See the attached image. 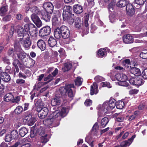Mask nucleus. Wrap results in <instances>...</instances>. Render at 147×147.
Listing matches in <instances>:
<instances>
[{
    "label": "nucleus",
    "mask_w": 147,
    "mask_h": 147,
    "mask_svg": "<svg viewBox=\"0 0 147 147\" xmlns=\"http://www.w3.org/2000/svg\"><path fill=\"white\" fill-rule=\"evenodd\" d=\"M2 60L4 63L7 65H10L11 64V63L9 61V60L7 57H3Z\"/></svg>",
    "instance_id": "603ef678"
},
{
    "label": "nucleus",
    "mask_w": 147,
    "mask_h": 147,
    "mask_svg": "<svg viewBox=\"0 0 147 147\" xmlns=\"http://www.w3.org/2000/svg\"><path fill=\"white\" fill-rule=\"evenodd\" d=\"M139 90L136 89H133L129 91V94L130 95L134 94H136L138 92Z\"/></svg>",
    "instance_id": "680f3d73"
},
{
    "label": "nucleus",
    "mask_w": 147,
    "mask_h": 147,
    "mask_svg": "<svg viewBox=\"0 0 147 147\" xmlns=\"http://www.w3.org/2000/svg\"><path fill=\"white\" fill-rule=\"evenodd\" d=\"M109 122V119L107 117H105L101 120L100 123V127L101 128L104 127Z\"/></svg>",
    "instance_id": "2f4dec72"
},
{
    "label": "nucleus",
    "mask_w": 147,
    "mask_h": 147,
    "mask_svg": "<svg viewBox=\"0 0 147 147\" xmlns=\"http://www.w3.org/2000/svg\"><path fill=\"white\" fill-rule=\"evenodd\" d=\"M54 34L55 38L58 39L61 38L67 39L70 36L69 29L65 26H62L60 28L57 27L55 28Z\"/></svg>",
    "instance_id": "7ed1b4c3"
},
{
    "label": "nucleus",
    "mask_w": 147,
    "mask_h": 147,
    "mask_svg": "<svg viewBox=\"0 0 147 147\" xmlns=\"http://www.w3.org/2000/svg\"><path fill=\"white\" fill-rule=\"evenodd\" d=\"M37 45L38 48L41 51H44L46 49V44L45 42L42 40L40 39L38 40Z\"/></svg>",
    "instance_id": "412c9836"
},
{
    "label": "nucleus",
    "mask_w": 147,
    "mask_h": 147,
    "mask_svg": "<svg viewBox=\"0 0 147 147\" xmlns=\"http://www.w3.org/2000/svg\"><path fill=\"white\" fill-rule=\"evenodd\" d=\"M20 100V96H17L13 97V99L12 100V102L13 103H18Z\"/></svg>",
    "instance_id": "bf43d9fd"
},
{
    "label": "nucleus",
    "mask_w": 147,
    "mask_h": 147,
    "mask_svg": "<svg viewBox=\"0 0 147 147\" xmlns=\"http://www.w3.org/2000/svg\"><path fill=\"white\" fill-rule=\"evenodd\" d=\"M17 41L19 42L20 44L21 43L26 49H28L31 44L30 37L28 36H27L25 40H24L23 38H19V41Z\"/></svg>",
    "instance_id": "6e6552de"
},
{
    "label": "nucleus",
    "mask_w": 147,
    "mask_h": 147,
    "mask_svg": "<svg viewBox=\"0 0 147 147\" xmlns=\"http://www.w3.org/2000/svg\"><path fill=\"white\" fill-rule=\"evenodd\" d=\"M116 5L119 7H123L126 6V3L125 1L120 0L117 2Z\"/></svg>",
    "instance_id": "a19ab883"
},
{
    "label": "nucleus",
    "mask_w": 147,
    "mask_h": 147,
    "mask_svg": "<svg viewBox=\"0 0 147 147\" xmlns=\"http://www.w3.org/2000/svg\"><path fill=\"white\" fill-rule=\"evenodd\" d=\"M126 80L119 82H118V84L119 85H120L122 86H128V83L126 82Z\"/></svg>",
    "instance_id": "8fccbe9b"
},
{
    "label": "nucleus",
    "mask_w": 147,
    "mask_h": 147,
    "mask_svg": "<svg viewBox=\"0 0 147 147\" xmlns=\"http://www.w3.org/2000/svg\"><path fill=\"white\" fill-rule=\"evenodd\" d=\"M72 67V64L69 62L65 63L64 64V67L62 69L63 72L67 71L69 70Z\"/></svg>",
    "instance_id": "bb28decb"
},
{
    "label": "nucleus",
    "mask_w": 147,
    "mask_h": 147,
    "mask_svg": "<svg viewBox=\"0 0 147 147\" xmlns=\"http://www.w3.org/2000/svg\"><path fill=\"white\" fill-rule=\"evenodd\" d=\"M14 52L17 55L18 59L22 62L23 61L24 59L26 57V54L22 49L19 42L15 40L13 43Z\"/></svg>",
    "instance_id": "39448f33"
},
{
    "label": "nucleus",
    "mask_w": 147,
    "mask_h": 147,
    "mask_svg": "<svg viewBox=\"0 0 147 147\" xmlns=\"http://www.w3.org/2000/svg\"><path fill=\"white\" fill-rule=\"evenodd\" d=\"M62 98L60 96H56L51 100V104L53 106L59 105L61 102Z\"/></svg>",
    "instance_id": "f3484780"
},
{
    "label": "nucleus",
    "mask_w": 147,
    "mask_h": 147,
    "mask_svg": "<svg viewBox=\"0 0 147 147\" xmlns=\"http://www.w3.org/2000/svg\"><path fill=\"white\" fill-rule=\"evenodd\" d=\"M34 131L36 133V135L39 134L42 135L44 133V132H42V129L41 128L36 129L34 130Z\"/></svg>",
    "instance_id": "6e6d98bb"
},
{
    "label": "nucleus",
    "mask_w": 147,
    "mask_h": 147,
    "mask_svg": "<svg viewBox=\"0 0 147 147\" xmlns=\"http://www.w3.org/2000/svg\"><path fill=\"white\" fill-rule=\"evenodd\" d=\"M146 0H135V3L139 5H143Z\"/></svg>",
    "instance_id": "3c124183"
},
{
    "label": "nucleus",
    "mask_w": 147,
    "mask_h": 147,
    "mask_svg": "<svg viewBox=\"0 0 147 147\" xmlns=\"http://www.w3.org/2000/svg\"><path fill=\"white\" fill-rule=\"evenodd\" d=\"M83 81V79L81 78L78 77L75 80L74 82L76 85L80 86L82 84Z\"/></svg>",
    "instance_id": "ea45409f"
},
{
    "label": "nucleus",
    "mask_w": 147,
    "mask_h": 147,
    "mask_svg": "<svg viewBox=\"0 0 147 147\" xmlns=\"http://www.w3.org/2000/svg\"><path fill=\"white\" fill-rule=\"evenodd\" d=\"M144 82L142 79L141 78L139 77L136 78L135 85H141L144 83Z\"/></svg>",
    "instance_id": "e433bc0d"
},
{
    "label": "nucleus",
    "mask_w": 147,
    "mask_h": 147,
    "mask_svg": "<svg viewBox=\"0 0 147 147\" xmlns=\"http://www.w3.org/2000/svg\"><path fill=\"white\" fill-rule=\"evenodd\" d=\"M32 117V114L30 113H29L25 116L23 119V121L27 123Z\"/></svg>",
    "instance_id": "a18cd8bd"
},
{
    "label": "nucleus",
    "mask_w": 147,
    "mask_h": 147,
    "mask_svg": "<svg viewBox=\"0 0 147 147\" xmlns=\"http://www.w3.org/2000/svg\"><path fill=\"white\" fill-rule=\"evenodd\" d=\"M5 101L6 102L12 101L13 99V95L11 93H7L4 97Z\"/></svg>",
    "instance_id": "7c9ffc66"
},
{
    "label": "nucleus",
    "mask_w": 147,
    "mask_h": 147,
    "mask_svg": "<svg viewBox=\"0 0 147 147\" xmlns=\"http://www.w3.org/2000/svg\"><path fill=\"white\" fill-rule=\"evenodd\" d=\"M17 33L18 36H22V38L23 39L24 36V31L23 27L21 26L18 27Z\"/></svg>",
    "instance_id": "f704fd0d"
},
{
    "label": "nucleus",
    "mask_w": 147,
    "mask_h": 147,
    "mask_svg": "<svg viewBox=\"0 0 147 147\" xmlns=\"http://www.w3.org/2000/svg\"><path fill=\"white\" fill-rule=\"evenodd\" d=\"M51 32V28L48 26L42 28L39 32V35L40 36H45L49 35Z\"/></svg>",
    "instance_id": "0eeeda50"
},
{
    "label": "nucleus",
    "mask_w": 147,
    "mask_h": 147,
    "mask_svg": "<svg viewBox=\"0 0 147 147\" xmlns=\"http://www.w3.org/2000/svg\"><path fill=\"white\" fill-rule=\"evenodd\" d=\"M124 106V102L122 101H120L117 102L116 107L117 109H122Z\"/></svg>",
    "instance_id": "de8ad7c7"
},
{
    "label": "nucleus",
    "mask_w": 147,
    "mask_h": 147,
    "mask_svg": "<svg viewBox=\"0 0 147 147\" xmlns=\"http://www.w3.org/2000/svg\"><path fill=\"white\" fill-rule=\"evenodd\" d=\"M58 51L61 54L60 56L61 58H62V59H63L65 57L66 55L65 54L64 51L63 49H60Z\"/></svg>",
    "instance_id": "09e8293b"
},
{
    "label": "nucleus",
    "mask_w": 147,
    "mask_h": 147,
    "mask_svg": "<svg viewBox=\"0 0 147 147\" xmlns=\"http://www.w3.org/2000/svg\"><path fill=\"white\" fill-rule=\"evenodd\" d=\"M28 132V129L25 127H22L19 130V134L22 137H24Z\"/></svg>",
    "instance_id": "72a5a7b5"
},
{
    "label": "nucleus",
    "mask_w": 147,
    "mask_h": 147,
    "mask_svg": "<svg viewBox=\"0 0 147 147\" xmlns=\"http://www.w3.org/2000/svg\"><path fill=\"white\" fill-rule=\"evenodd\" d=\"M72 8L70 6H66L64 8L63 13V17L64 20H68L71 16Z\"/></svg>",
    "instance_id": "423d86ee"
},
{
    "label": "nucleus",
    "mask_w": 147,
    "mask_h": 147,
    "mask_svg": "<svg viewBox=\"0 0 147 147\" xmlns=\"http://www.w3.org/2000/svg\"><path fill=\"white\" fill-rule=\"evenodd\" d=\"M99 126L97 123H96L94 125L91 132V135L92 137L96 136L98 133Z\"/></svg>",
    "instance_id": "a211bd4d"
},
{
    "label": "nucleus",
    "mask_w": 147,
    "mask_h": 147,
    "mask_svg": "<svg viewBox=\"0 0 147 147\" xmlns=\"http://www.w3.org/2000/svg\"><path fill=\"white\" fill-rule=\"evenodd\" d=\"M12 64L15 67H18V65H19L20 67H21L22 65V64L17 59H14L13 60L12 63Z\"/></svg>",
    "instance_id": "37998d69"
},
{
    "label": "nucleus",
    "mask_w": 147,
    "mask_h": 147,
    "mask_svg": "<svg viewBox=\"0 0 147 147\" xmlns=\"http://www.w3.org/2000/svg\"><path fill=\"white\" fill-rule=\"evenodd\" d=\"M38 112V116L41 119L45 118L47 115L49 110L48 108L46 107H43L39 109H37Z\"/></svg>",
    "instance_id": "1a4fd4ad"
},
{
    "label": "nucleus",
    "mask_w": 147,
    "mask_h": 147,
    "mask_svg": "<svg viewBox=\"0 0 147 147\" xmlns=\"http://www.w3.org/2000/svg\"><path fill=\"white\" fill-rule=\"evenodd\" d=\"M30 10L34 14H39L40 13V10L36 6H33L30 9Z\"/></svg>",
    "instance_id": "79ce46f5"
},
{
    "label": "nucleus",
    "mask_w": 147,
    "mask_h": 147,
    "mask_svg": "<svg viewBox=\"0 0 147 147\" xmlns=\"http://www.w3.org/2000/svg\"><path fill=\"white\" fill-rule=\"evenodd\" d=\"M48 42L49 46L51 47H54L57 43L56 40L53 36H51L49 37Z\"/></svg>",
    "instance_id": "a878e982"
},
{
    "label": "nucleus",
    "mask_w": 147,
    "mask_h": 147,
    "mask_svg": "<svg viewBox=\"0 0 147 147\" xmlns=\"http://www.w3.org/2000/svg\"><path fill=\"white\" fill-rule=\"evenodd\" d=\"M30 35L32 37H36L38 34V30L37 28L34 25L33 27L30 30V32L29 33Z\"/></svg>",
    "instance_id": "c85d7f7f"
},
{
    "label": "nucleus",
    "mask_w": 147,
    "mask_h": 147,
    "mask_svg": "<svg viewBox=\"0 0 147 147\" xmlns=\"http://www.w3.org/2000/svg\"><path fill=\"white\" fill-rule=\"evenodd\" d=\"M107 51L105 49H100L98 51L97 57L100 58H102L106 56Z\"/></svg>",
    "instance_id": "c756f323"
},
{
    "label": "nucleus",
    "mask_w": 147,
    "mask_h": 147,
    "mask_svg": "<svg viewBox=\"0 0 147 147\" xmlns=\"http://www.w3.org/2000/svg\"><path fill=\"white\" fill-rule=\"evenodd\" d=\"M68 111V109L63 107L60 112L57 111L53 112L49 117L51 122L50 125L54 127L58 126L60 123V121L62 118L66 115Z\"/></svg>",
    "instance_id": "f257e3e1"
},
{
    "label": "nucleus",
    "mask_w": 147,
    "mask_h": 147,
    "mask_svg": "<svg viewBox=\"0 0 147 147\" xmlns=\"http://www.w3.org/2000/svg\"><path fill=\"white\" fill-rule=\"evenodd\" d=\"M52 13L45 11H42L41 12V18L46 22H49L50 20Z\"/></svg>",
    "instance_id": "f8f14e48"
},
{
    "label": "nucleus",
    "mask_w": 147,
    "mask_h": 147,
    "mask_svg": "<svg viewBox=\"0 0 147 147\" xmlns=\"http://www.w3.org/2000/svg\"><path fill=\"white\" fill-rule=\"evenodd\" d=\"M140 57L143 59H147V50L143 51L140 54Z\"/></svg>",
    "instance_id": "c03bdc74"
},
{
    "label": "nucleus",
    "mask_w": 147,
    "mask_h": 147,
    "mask_svg": "<svg viewBox=\"0 0 147 147\" xmlns=\"http://www.w3.org/2000/svg\"><path fill=\"white\" fill-rule=\"evenodd\" d=\"M123 40L125 43H131L133 41V38L131 34H127L123 36Z\"/></svg>",
    "instance_id": "dca6fc26"
},
{
    "label": "nucleus",
    "mask_w": 147,
    "mask_h": 147,
    "mask_svg": "<svg viewBox=\"0 0 147 147\" xmlns=\"http://www.w3.org/2000/svg\"><path fill=\"white\" fill-rule=\"evenodd\" d=\"M116 101L114 99H110L109 101L105 102L102 105H100L97 109L99 110L98 115L101 116L103 114L109 113L115 106Z\"/></svg>",
    "instance_id": "f03ea898"
},
{
    "label": "nucleus",
    "mask_w": 147,
    "mask_h": 147,
    "mask_svg": "<svg viewBox=\"0 0 147 147\" xmlns=\"http://www.w3.org/2000/svg\"><path fill=\"white\" fill-rule=\"evenodd\" d=\"M127 13L129 16H133L135 13V10L132 4L131 3L127 4L126 7Z\"/></svg>",
    "instance_id": "4468645a"
},
{
    "label": "nucleus",
    "mask_w": 147,
    "mask_h": 147,
    "mask_svg": "<svg viewBox=\"0 0 147 147\" xmlns=\"http://www.w3.org/2000/svg\"><path fill=\"white\" fill-rule=\"evenodd\" d=\"M53 14L55 16V18L53 20V22L54 23V21H55V22L57 23L58 21L57 18L60 17L61 15V13L58 10H55L54 11Z\"/></svg>",
    "instance_id": "473e14b6"
},
{
    "label": "nucleus",
    "mask_w": 147,
    "mask_h": 147,
    "mask_svg": "<svg viewBox=\"0 0 147 147\" xmlns=\"http://www.w3.org/2000/svg\"><path fill=\"white\" fill-rule=\"evenodd\" d=\"M117 80L120 81L126 80L127 79V76L123 74H118L115 76Z\"/></svg>",
    "instance_id": "393cba45"
},
{
    "label": "nucleus",
    "mask_w": 147,
    "mask_h": 147,
    "mask_svg": "<svg viewBox=\"0 0 147 147\" xmlns=\"http://www.w3.org/2000/svg\"><path fill=\"white\" fill-rule=\"evenodd\" d=\"M23 110L22 107L21 106H19L16 107L14 111L16 114H19L21 113Z\"/></svg>",
    "instance_id": "49530a36"
},
{
    "label": "nucleus",
    "mask_w": 147,
    "mask_h": 147,
    "mask_svg": "<svg viewBox=\"0 0 147 147\" xmlns=\"http://www.w3.org/2000/svg\"><path fill=\"white\" fill-rule=\"evenodd\" d=\"M130 71L131 73L137 76H140L141 74L140 69L138 68L135 67L131 69Z\"/></svg>",
    "instance_id": "b1692460"
},
{
    "label": "nucleus",
    "mask_w": 147,
    "mask_h": 147,
    "mask_svg": "<svg viewBox=\"0 0 147 147\" xmlns=\"http://www.w3.org/2000/svg\"><path fill=\"white\" fill-rule=\"evenodd\" d=\"M34 24L32 23L28 24H25L24 26V29L27 35V36L29 37V33L30 30L33 27Z\"/></svg>",
    "instance_id": "aec40b11"
},
{
    "label": "nucleus",
    "mask_w": 147,
    "mask_h": 147,
    "mask_svg": "<svg viewBox=\"0 0 147 147\" xmlns=\"http://www.w3.org/2000/svg\"><path fill=\"white\" fill-rule=\"evenodd\" d=\"M7 53L9 56H13L14 55L13 48H9L8 51Z\"/></svg>",
    "instance_id": "e2e57ef3"
},
{
    "label": "nucleus",
    "mask_w": 147,
    "mask_h": 147,
    "mask_svg": "<svg viewBox=\"0 0 147 147\" xmlns=\"http://www.w3.org/2000/svg\"><path fill=\"white\" fill-rule=\"evenodd\" d=\"M11 136L12 138H15L17 137L18 136V131L16 130H14L12 131L11 133Z\"/></svg>",
    "instance_id": "5fc2aeb1"
},
{
    "label": "nucleus",
    "mask_w": 147,
    "mask_h": 147,
    "mask_svg": "<svg viewBox=\"0 0 147 147\" xmlns=\"http://www.w3.org/2000/svg\"><path fill=\"white\" fill-rule=\"evenodd\" d=\"M136 135H134L132 136L131 138L128 140L121 142L120 144L121 147H127L129 146L133 142L134 139L136 137Z\"/></svg>",
    "instance_id": "ddd939ff"
},
{
    "label": "nucleus",
    "mask_w": 147,
    "mask_h": 147,
    "mask_svg": "<svg viewBox=\"0 0 147 147\" xmlns=\"http://www.w3.org/2000/svg\"><path fill=\"white\" fill-rule=\"evenodd\" d=\"M142 76L144 79H147V69H145L142 73Z\"/></svg>",
    "instance_id": "774afa93"
},
{
    "label": "nucleus",
    "mask_w": 147,
    "mask_h": 147,
    "mask_svg": "<svg viewBox=\"0 0 147 147\" xmlns=\"http://www.w3.org/2000/svg\"><path fill=\"white\" fill-rule=\"evenodd\" d=\"M53 79V77L51 74H49L47 77L44 78L45 81H48V82L51 81Z\"/></svg>",
    "instance_id": "13d9d810"
},
{
    "label": "nucleus",
    "mask_w": 147,
    "mask_h": 147,
    "mask_svg": "<svg viewBox=\"0 0 147 147\" xmlns=\"http://www.w3.org/2000/svg\"><path fill=\"white\" fill-rule=\"evenodd\" d=\"M31 18L33 22L38 27H40L42 26L41 21L38 16L35 14H33L31 16Z\"/></svg>",
    "instance_id": "9b49d317"
},
{
    "label": "nucleus",
    "mask_w": 147,
    "mask_h": 147,
    "mask_svg": "<svg viewBox=\"0 0 147 147\" xmlns=\"http://www.w3.org/2000/svg\"><path fill=\"white\" fill-rule=\"evenodd\" d=\"M94 79L96 82H100L103 80V78L100 76H97L94 78Z\"/></svg>",
    "instance_id": "338daca9"
},
{
    "label": "nucleus",
    "mask_w": 147,
    "mask_h": 147,
    "mask_svg": "<svg viewBox=\"0 0 147 147\" xmlns=\"http://www.w3.org/2000/svg\"><path fill=\"white\" fill-rule=\"evenodd\" d=\"M11 18V16L10 15H7L3 18L2 20L4 22L8 21L10 20Z\"/></svg>",
    "instance_id": "052dcab7"
},
{
    "label": "nucleus",
    "mask_w": 147,
    "mask_h": 147,
    "mask_svg": "<svg viewBox=\"0 0 147 147\" xmlns=\"http://www.w3.org/2000/svg\"><path fill=\"white\" fill-rule=\"evenodd\" d=\"M12 138V137L10 134H7L5 136V140L6 142L11 141Z\"/></svg>",
    "instance_id": "864d4df0"
},
{
    "label": "nucleus",
    "mask_w": 147,
    "mask_h": 147,
    "mask_svg": "<svg viewBox=\"0 0 147 147\" xmlns=\"http://www.w3.org/2000/svg\"><path fill=\"white\" fill-rule=\"evenodd\" d=\"M75 86L74 84L65 85L64 87L61 88L60 92L62 96H65L67 93L68 96L71 98L73 97L75 94Z\"/></svg>",
    "instance_id": "20e7f679"
},
{
    "label": "nucleus",
    "mask_w": 147,
    "mask_h": 147,
    "mask_svg": "<svg viewBox=\"0 0 147 147\" xmlns=\"http://www.w3.org/2000/svg\"><path fill=\"white\" fill-rule=\"evenodd\" d=\"M74 22L76 27L78 28H80L82 23L81 18L79 17H76L74 20Z\"/></svg>",
    "instance_id": "cd10ccee"
},
{
    "label": "nucleus",
    "mask_w": 147,
    "mask_h": 147,
    "mask_svg": "<svg viewBox=\"0 0 147 147\" xmlns=\"http://www.w3.org/2000/svg\"><path fill=\"white\" fill-rule=\"evenodd\" d=\"M90 94L91 95L94 94H96L98 91V86L96 83H94L91 86Z\"/></svg>",
    "instance_id": "6ab92c4d"
},
{
    "label": "nucleus",
    "mask_w": 147,
    "mask_h": 147,
    "mask_svg": "<svg viewBox=\"0 0 147 147\" xmlns=\"http://www.w3.org/2000/svg\"><path fill=\"white\" fill-rule=\"evenodd\" d=\"M34 103L36 107V110L42 108L44 106V103L40 99H35Z\"/></svg>",
    "instance_id": "5701e85b"
},
{
    "label": "nucleus",
    "mask_w": 147,
    "mask_h": 147,
    "mask_svg": "<svg viewBox=\"0 0 147 147\" xmlns=\"http://www.w3.org/2000/svg\"><path fill=\"white\" fill-rule=\"evenodd\" d=\"M102 87H107L108 88H111V87L110 84L109 82H103L101 83Z\"/></svg>",
    "instance_id": "0e129e2a"
},
{
    "label": "nucleus",
    "mask_w": 147,
    "mask_h": 147,
    "mask_svg": "<svg viewBox=\"0 0 147 147\" xmlns=\"http://www.w3.org/2000/svg\"><path fill=\"white\" fill-rule=\"evenodd\" d=\"M35 119L32 117L26 123L29 125H32L35 122Z\"/></svg>",
    "instance_id": "4d7b16f0"
},
{
    "label": "nucleus",
    "mask_w": 147,
    "mask_h": 147,
    "mask_svg": "<svg viewBox=\"0 0 147 147\" xmlns=\"http://www.w3.org/2000/svg\"><path fill=\"white\" fill-rule=\"evenodd\" d=\"M43 7L45 9V11L50 13L53 12L54 6L52 3L49 2L45 3L43 4Z\"/></svg>",
    "instance_id": "9d476101"
},
{
    "label": "nucleus",
    "mask_w": 147,
    "mask_h": 147,
    "mask_svg": "<svg viewBox=\"0 0 147 147\" xmlns=\"http://www.w3.org/2000/svg\"><path fill=\"white\" fill-rule=\"evenodd\" d=\"M8 10V7L4 6L2 7L0 9V15L3 16L5 14L6 12Z\"/></svg>",
    "instance_id": "58836bf2"
},
{
    "label": "nucleus",
    "mask_w": 147,
    "mask_h": 147,
    "mask_svg": "<svg viewBox=\"0 0 147 147\" xmlns=\"http://www.w3.org/2000/svg\"><path fill=\"white\" fill-rule=\"evenodd\" d=\"M1 79L4 81L8 82L11 79L10 76L6 72H3L1 74Z\"/></svg>",
    "instance_id": "4be33fe9"
},
{
    "label": "nucleus",
    "mask_w": 147,
    "mask_h": 147,
    "mask_svg": "<svg viewBox=\"0 0 147 147\" xmlns=\"http://www.w3.org/2000/svg\"><path fill=\"white\" fill-rule=\"evenodd\" d=\"M16 83L19 84H22L25 83V81L22 79H18L16 80Z\"/></svg>",
    "instance_id": "69168bd1"
},
{
    "label": "nucleus",
    "mask_w": 147,
    "mask_h": 147,
    "mask_svg": "<svg viewBox=\"0 0 147 147\" xmlns=\"http://www.w3.org/2000/svg\"><path fill=\"white\" fill-rule=\"evenodd\" d=\"M74 12L77 14H80L83 12L84 9L83 7L79 4H75L73 7Z\"/></svg>",
    "instance_id": "2eb2a0df"
},
{
    "label": "nucleus",
    "mask_w": 147,
    "mask_h": 147,
    "mask_svg": "<svg viewBox=\"0 0 147 147\" xmlns=\"http://www.w3.org/2000/svg\"><path fill=\"white\" fill-rule=\"evenodd\" d=\"M47 135H45L44 136H42L40 137L39 141L44 145L49 140V139L47 138Z\"/></svg>",
    "instance_id": "c9c22d12"
},
{
    "label": "nucleus",
    "mask_w": 147,
    "mask_h": 147,
    "mask_svg": "<svg viewBox=\"0 0 147 147\" xmlns=\"http://www.w3.org/2000/svg\"><path fill=\"white\" fill-rule=\"evenodd\" d=\"M111 2L108 5V9L109 11L113 12L114 10V6L115 5V2L114 0H113L112 1V0H111Z\"/></svg>",
    "instance_id": "4c0bfd02"
}]
</instances>
